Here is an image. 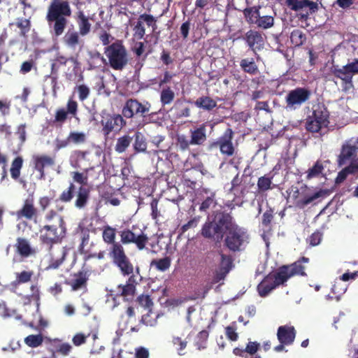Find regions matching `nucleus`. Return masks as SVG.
<instances>
[{
    "instance_id": "f257e3e1",
    "label": "nucleus",
    "mask_w": 358,
    "mask_h": 358,
    "mask_svg": "<svg viewBox=\"0 0 358 358\" xmlns=\"http://www.w3.org/2000/svg\"><path fill=\"white\" fill-rule=\"evenodd\" d=\"M40 239L43 244L50 246L51 263L49 268H57L64 260L68 249L64 247L52 246L65 235V227L62 220H59V225H45L41 230Z\"/></svg>"
},
{
    "instance_id": "f03ea898",
    "label": "nucleus",
    "mask_w": 358,
    "mask_h": 358,
    "mask_svg": "<svg viewBox=\"0 0 358 358\" xmlns=\"http://www.w3.org/2000/svg\"><path fill=\"white\" fill-rule=\"evenodd\" d=\"M224 232L227 234L226 245L233 251L240 250L249 243V235L247 231L236 224L233 217L227 214L222 218Z\"/></svg>"
},
{
    "instance_id": "7ed1b4c3",
    "label": "nucleus",
    "mask_w": 358,
    "mask_h": 358,
    "mask_svg": "<svg viewBox=\"0 0 358 358\" xmlns=\"http://www.w3.org/2000/svg\"><path fill=\"white\" fill-rule=\"evenodd\" d=\"M71 10L67 1L55 0L49 6L47 20L52 27L54 34L59 36L64 33L67 25V18L71 16Z\"/></svg>"
},
{
    "instance_id": "20e7f679",
    "label": "nucleus",
    "mask_w": 358,
    "mask_h": 358,
    "mask_svg": "<svg viewBox=\"0 0 358 358\" xmlns=\"http://www.w3.org/2000/svg\"><path fill=\"white\" fill-rule=\"evenodd\" d=\"M287 193L288 202L292 203L300 208H303L317 199L325 196L327 192L320 189L313 194H309L306 187L298 188L297 187L292 186L287 191Z\"/></svg>"
},
{
    "instance_id": "39448f33",
    "label": "nucleus",
    "mask_w": 358,
    "mask_h": 358,
    "mask_svg": "<svg viewBox=\"0 0 358 358\" xmlns=\"http://www.w3.org/2000/svg\"><path fill=\"white\" fill-rule=\"evenodd\" d=\"M105 54L110 66L114 69H122L127 63V50L120 41L115 42L106 47Z\"/></svg>"
},
{
    "instance_id": "423d86ee",
    "label": "nucleus",
    "mask_w": 358,
    "mask_h": 358,
    "mask_svg": "<svg viewBox=\"0 0 358 358\" xmlns=\"http://www.w3.org/2000/svg\"><path fill=\"white\" fill-rule=\"evenodd\" d=\"M329 113L327 110L321 105L313 107L312 115L306 120V129L311 132H317L322 128L326 127L329 123Z\"/></svg>"
},
{
    "instance_id": "0eeeda50",
    "label": "nucleus",
    "mask_w": 358,
    "mask_h": 358,
    "mask_svg": "<svg viewBox=\"0 0 358 358\" xmlns=\"http://www.w3.org/2000/svg\"><path fill=\"white\" fill-rule=\"evenodd\" d=\"M110 256L123 275H128L133 273L134 267L126 256L123 247L119 243H113L112 245Z\"/></svg>"
},
{
    "instance_id": "6e6552de",
    "label": "nucleus",
    "mask_w": 358,
    "mask_h": 358,
    "mask_svg": "<svg viewBox=\"0 0 358 358\" xmlns=\"http://www.w3.org/2000/svg\"><path fill=\"white\" fill-rule=\"evenodd\" d=\"M310 92L306 88L298 87L291 90L286 96L287 108L295 110L305 103L310 97Z\"/></svg>"
},
{
    "instance_id": "1a4fd4ad",
    "label": "nucleus",
    "mask_w": 358,
    "mask_h": 358,
    "mask_svg": "<svg viewBox=\"0 0 358 358\" xmlns=\"http://www.w3.org/2000/svg\"><path fill=\"white\" fill-rule=\"evenodd\" d=\"M358 152V138H352L345 142L342 146L341 154L338 156L339 166L352 163L353 158Z\"/></svg>"
},
{
    "instance_id": "9d476101",
    "label": "nucleus",
    "mask_w": 358,
    "mask_h": 358,
    "mask_svg": "<svg viewBox=\"0 0 358 358\" xmlns=\"http://www.w3.org/2000/svg\"><path fill=\"white\" fill-rule=\"evenodd\" d=\"M227 214L219 213L216 215L213 222H206L202 229V235L206 238L217 236V238L222 237L224 232V225L222 224V218Z\"/></svg>"
},
{
    "instance_id": "9b49d317",
    "label": "nucleus",
    "mask_w": 358,
    "mask_h": 358,
    "mask_svg": "<svg viewBox=\"0 0 358 358\" xmlns=\"http://www.w3.org/2000/svg\"><path fill=\"white\" fill-rule=\"evenodd\" d=\"M232 138L233 131L231 129H227L222 136L210 145V149L219 148L222 155L229 157L232 156L235 150L232 143Z\"/></svg>"
},
{
    "instance_id": "f8f14e48",
    "label": "nucleus",
    "mask_w": 358,
    "mask_h": 358,
    "mask_svg": "<svg viewBox=\"0 0 358 358\" xmlns=\"http://www.w3.org/2000/svg\"><path fill=\"white\" fill-rule=\"evenodd\" d=\"M284 282L278 272L275 274L268 275L257 286L258 293L261 296L264 297L277 286Z\"/></svg>"
},
{
    "instance_id": "ddd939ff",
    "label": "nucleus",
    "mask_w": 358,
    "mask_h": 358,
    "mask_svg": "<svg viewBox=\"0 0 358 358\" xmlns=\"http://www.w3.org/2000/svg\"><path fill=\"white\" fill-rule=\"evenodd\" d=\"M150 105L148 103L143 104L134 99L128 100L122 109V115L127 118H131L134 114L144 115L148 113Z\"/></svg>"
},
{
    "instance_id": "4468645a",
    "label": "nucleus",
    "mask_w": 358,
    "mask_h": 358,
    "mask_svg": "<svg viewBox=\"0 0 358 358\" xmlns=\"http://www.w3.org/2000/svg\"><path fill=\"white\" fill-rule=\"evenodd\" d=\"M145 24L148 27H151L153 31L157 28L156 20L152 15L142 14L138 17L133 29L134 36L136 38L142 39L143 38L145 34Z\"/></svg>"
},
{
    "instance_id": "2eb2a0df",
    "label": "nucleus",
    "mask_w": 358,
    "mask_h": 358,
    "mask_svg": "<svg viewBox=\"0 0 358 358\" xmlns=\"http://www.w3.org/2000/svg\"><path fill=\"white\" fill-rule=\"evenodd\" d=\"M121 241L124 244L136 243L139 250H143L148 242V236L143 232L136 234L130 230H124L120 234Z\"/></svg>"
},
{
    "instance_id": "dca6fc26",
    "label": "nucleus",
    "mask_w": 358,
    "mask_h": 358,
    "mask_svg": "<svg viewBox=\"0 0 358 358\" xmlns=\"http://www.w3.org/2000/svg\"><path fill=\"white\" fill-rule=\"evenodd\" d=\"M332 73L336 78L342 80V87L343 91L348 92L353 88L352 80L353 75L345 65L341 67H334Z\"/></svg>"
},
{
    "instance_id": "f3484780",
    "label": "nucleus",
    "mask_w": 358,
    "mask_h": 358,
    "mask_svg": "<svg viewBox=\"0 0 358 358\" xmlns=\"http://www.w3.org/2000/svg\"><path fill=\"white\" fill-rule=\"evenodd\" d=\"M125 123L120 115H108L101 121L103 131L107 135L113 130H120Z\"/></svg>"
},
{
    "instance_id": "a211bd4d",
    "label": "nucleus",
    "mask_w": 358,
    "mask_h": 358,
    "mask_svg": "<svg viewBox=\"0 0 358 358\" xmlns=\"http://www.w3.org/2000/svg\"><path fill=\"white\" fill-rule=\"evenodd\" d=\"M278 272L284 282H286L288 278L295 275H306L304 267L301 265V262H296L290 266H284Z\"/></svg>"
},
{
    "instance_id": "6ab92c4d",
    "label": "nucleus",
    "mask_w": 358,
    "mask_h": 358,
    "mask_svg": "<svg viewBox=\"0 0 358 358\" xmlns=\"http://www.w3.org/2000/svg\"><path fill=\"white\" fill-rule=\"evenodd\" d=\"M357 275V272L345 273L343 274L339 278L336 280L335 283L332 287V291L334 293L338 294L336 296L337 300H339L340 296L346 292L348 289V285L346 284V282L349 280L355 279Z\"/></svg>"
},
{
    "instance_id": "aec40b11",
    "label": "nucleus",
    "mask_w": 358,
    "mask_h": 358,
    "mask_svg": "<svg viewBox=\"0 0 358 358\" xmlns=\"http://www.w3.org/2000/svg\"><path fill=\"white\" fill-rule=\"evenodd\" d=\"M278 340L280 343L291 345L294 341L296 337V331L293 326L284 325L278 329Z\"/></svg>"
},
{
    "instance_id": "412c9836",
    "label": "nucleus",
    "mask_w": 358,
    "mask_h": 358,
    "mask_svg": "<svg viewBox=\"0 0 358 358\" xmlns=\"http://www.w3.org/2000/svg\"><path fill=\"white\" fill-rule=\"evenodd\" d=\"M286 6L294 11H299L308 7L310 13H315L318 9V4L308 0H285Z\"/></svg>"
},
{
    "instance_id": "4be33fe9",
    "label": "nucleus",
    "mask_w": 358,
    "mask_h": 358,
    "mask_svg": "<svg viewBox=\"0 0 358 358\" xmlns=\"http://www.w3.org/2000/svg\"><path fill=\"white\" fill-rule=\"evenodd\" d=\"M245 40L248 45L252 50L260 49L263 47L264 43L262 34L252 29L246 32Z\"/></svg>"
},
{
    "instance_id": "5701e85b",
    "label": "nucleus",
    "mask_w": 358,
    "mask_h": 358,
    "mask_svg": "<svg viewBox=\"0 0 358 358\" xmlns=\"http://www.w3.org/2000/svg\"><path fill=\"white\" fill-rule=\"evenodd\" d=\"M17 219L25 217L31 220L36 215V209L34 206V201L31 199H27L24 201V205L21 210L15 213Z\"/></svg>"
},
{
    "instance_id": "b1692460",
    "label": "nucleus",
    "mask_w": 358,
    "mask_h": 358,
    "mask_svg": "<svg viewBox=\"0 0 358 358\" xmlns=\"http://www.w3.org/2000/svg\"><path fill=\"white\" fill-rule=\"evenodd\" d=\"M76 20L79 29V34L81 36L88 34L90 32L92 27L89 17L86 16L83 11H78L77 13Z\"/></svg>"
},
{
    "instance_id": "393cba45",
    "label": "nucleus",
    "mask_w": 358,
    "mask_h": 358,
    "mask_svg": "<svg viewBox=\"0 0 358 358\" xmlns=\"http://www.w3.org/2000/svg\"><path fill=\"white\" fill-rule=\"evenodd\" d=\"M206 140V125L202 124L199 128L191 131L189 144L201 145Z\"/></svg>"
},
{
    "instance_id": "a878e982",
    "label": "nucleus",
    "mask_w": 358,
    "mask_h": 358,
    "mask_svg": "<svg viewBox=\"0 0 358 358\" xmlns=\"http://www.w3.org/2000/svg\"><path fill=\"white\" fill-rule=\"evenodd\" d=\"M135 276L132 275L129 278L128 282L125 285H119L117 287V292L120 294L121 296L129 299V297H133L135 293Z\"/></svg>"
},
{
    "instance_id": "bb28decb",
    "label": "nucleus",
    "mask_w": 358,
    "mask_h": 358,
    "mask_svg": "<svg viewBox=\"0 0 358 358\" xmlns=\"http://www.w3.org/2000/svg\"><path fill=\"white\" fill-rule=\"evenodd\" d=\"M16 248L17 252L23 257H29L35 252L34 250L31 248L29 241L24 238H17Z\"/></svg>"
},
{
    "instance_id": "cd10ccee",
    "label": "nucleus",
    "mask_w": 358,
    "mask_h": 358,
    "mask_svg": "<svg viewBox=\"0 0 358 358\" xmlns=\"http://www.w3.org/2000/svg\"><path fill=\"white\" fill-rule=\"evenodd\" d=\"M52 164H54V159L49 156L41 155L35 157V166L41 172V178L44 176L43 169Z\"/></svg>"
},
{
    "instance_id": "c85d7f7f",
    "label": "nucleus",
    "mask_w": 358,
    "mask_h": 358,
    "mask_svg": "<svg viewBox=\"0 0 358 358\" xmlns=\"http://www.w3.org/2000/svg\"><path fill=\"white\" fill-rule=\"evenodd\" d=\"M194 105L199 108H202L206 110H210L216 107L217 103L210 96H203L195 101Z\"/></svg>"
},
{
    "instance_id": "c756f323",
    "label": "nucleus",
    "mask_w": 358,
    "mask_h": 358,
    "mask_svg": "<svg viewBox=\"0 0 358 358\" xmlns=\"http://www.w3.org/2000/svg\"><path fill=\"white\" fill-rule=\"evenodd\" d=\"M86 281L87 280L85 275L80 273L76 275L73 279L68 282V284L71 287V289L73 291H85L86 289Z\"/></svg>"
},
{
    "instance_id": "7c9ffc66",
    "label": "nucleus",
    "mask_w": 358,
    "mask_h": 358,
    "mask_svg": "<svg viewBox=\"0 0 358 358\" xmlns=\"http://www.w3.org/2000/svg\"><path fill=\"white\" fill-rule=\"evenodd\" d=\"M79 34L75 31H67L64 37V43L71 48H75L79 44Z\"/></svg>"
},
{
    "instance_id": "2f4dec72",
    "label": "nucleus",
    "mask_w": 358,
    "mask_h": 358,
    "mask_svg": "<svg viewBox=\"0 0 358 358\" xmlns=\"http://www.w3.org/2000/svg\"><path fill=\"white\" fill-rule=\"evenodd\" d=\"M134 148L137 152H143L147 149V143L144 135L141 132H136Z\"/></svg>"
},
{
    "instance_id": "473e14b6",
    "label": "nucleus",
    "mask_w": 358,
    "mask_h": 358,
    "mask_svg": "<svg viewBox=\"0 0 358 358\" xmlns=\"http://www.w3.org/2000/svg\"><path fill=\"white\" fill-rule=\"evenodd\" d=\"M131 137L128 135L118 138L115 146V151L118 153L124 152L131 144Z\"/></svg>"
},
{
    "instance_id": "72a5a7b5",
    "label": "nucleus",
    "mask_w": 358,
    "mask_h": 358,
    "mask_svg": "<svg viewBox=\"0 0 358 358\" xmlns=\"http://www.w3.org/2000/svg\"><path fill=\"white\" fill-rule=\"evenodd\" d=\"M243 14L248 23L256 24L259 15V7L247 8L243 10Z\"/></svg>"
},
{
    "instance_id": "f704fd0d",
    "label": "nucleus",
    "mask_w": 358,
    "mask_h": 358,
    "mask_svg": "<svg viewBox=\"0 0 358 358\" xmlns=\"http://www.w3.org/2000/svg\"><path fill=\"white\" fill-rule=\"evenodd\" d=\"M89 197L88 190L83 187L79 188L75 206L78 208H83L87 203Z\"/></svg>"
},
{
    "instance_id": "c9c22d12",
    "label": "nucleus",
    "mask_w": 358,
    "mask_h": 358,
    "mask_svg": "<svg viewBox=\"0 0 358 358\" xmlns=\"http://www.w3.org/2000/svg\"><path fill=\"white\" fill-rule=\"evenodd\" d=\"M0 316L3 318L15 317L16 320H20L22 316L17 313L14 309H9L4 301L0 302Z\"/></svg>"
},
{
    "instance_id": "e433bc0d",
    "label": "nucleus",
    "mask_w": 358,
    "mask_h": 358,
    "mask_svg": "<svg viewBox=\"0 0 358 358\" xmlns=\"http://www.w3.org/2000/svg\"><path fill=\"white\" fill-rule=\"evenodd\" d=\"M33 272L30 271H23L22 272L15 273V280L13 282L12 285L17 286L20 284L28 282L32 275Z\"/></svg>"
},
{
    "instance_id": "4c0bfd02",
    "label": "nucleus",
    "mask_w": 358,
    "mask_h": 358,
    "mask_svg": "<svg viewBox=\"0 0 358 358\" xmlns=\"http://www.w3.org/2000/svg\"><path fill=\"white\" fill-rule=\"evenodd\" d=\"M255 24L258 27L264 29H269L273 26L274 19L271 15L260 16V15H259Z\"/></svg>"
},
{
    "instance_id": "58836bf2",
    "label": "nucleus",
    "mask_w": 358,
    "mask_h": 358,
    "mask_svg": "<svg viewBox=\"0 0 358 358\" xmlns=\"http://www.w3.org/2000/svg\"><path fill=\"white\" fill-rule=\"evenodd\" d=\"M22 163L23 160L21 157H17L13 161L10 171L13 179L16 180L20 177Z\"/></svg>"
},
{
    "instance_id": "ea45409f",
    "label": "nucleus",
    "mask_w": 358,
    "mask_h": 358,
    "mask_svg": "<svg viewBox=\"0 0 358 358\" xmlns=\"http://www.w3.org/2000/svg\"><path fill=\"white\" fill-rule=\"evenodd\" d=\"M174 97V92L169 87L164 88L161 92L160 101L162 105L170 104L173 101Z\"/></svg>"
},
{
    "instance_id": "a19ab883",
    "label": "nucleus",
    "mask_w": 358,
    "mask_h": 358,
    "mask_svg": "<svg viewBox=\"0 0 358 358\" xmlns=\"http://www.w3.org/2000/svg\"><path fill=\"white\" fill-rule=\"evenodd\" d=\"M87 134L85 132L71 131L68 136V139L71 143L80 144L85 142Z\"/></svg>"
},
{
    "instance_id": "79ce46f5",
    "label": "nucleus",
    "mask_w": 358,
    "mask_h": 358,
    "mask_svg": "<svg viewBox=\"0 0 358 358\" xmlns=\"http://www.w3.org/2000/svg\"><path fill=\"white\" fill-rule=\"evenodd\" d=\"M241 66L247 73L255 74L257 71V66L253 59H244L241 62Z\"/></svg>"
},
{
    "instance_id": "37998d69",
    "label": "nucleus",
    "mask_w": 358,
    "mask_h": 358,
    "mask_svg": "<svg viewBox=\"0 0 358 358\" xmlns=\"http://www.w3.org/2000/svg\"><path fill=\"white\" fill-rule=\"evenodd\" d=\"M24 343L31 348H37L43 343V336L41 334L29 335L24 338Z\"/></svg>"
},
{
    "instance_id": "c03bdc74",
    "label": "nucleus",
    "mask_w": 358,
    "mask_h": 358,
    "mask_svg": "<svg viewBox=\"0 0 358 358\" xmlns=\"http://www.w3.org/2000/svg\"><path fill=\"white\" fill-rule=\"evenodd\" d=\"M152 266L161 271L167 270L171 266V259L169 257H164L160 259L154 260L151 263Z\"/></svg>"
},
{
    "instance_id": "a18cd8bd",
    "label": "nucleus",
    "mask_w": 358,
    "mask_h": 358,
    "mask_svg": "<svg viewBox=\"0 0 358 358\" xmlns=\"http://www.w3.org/2000/svg\"><path fill=\"white\" fill-rule=\"evenodd\" d=\"M159 315V314L153 313L151 310H149L146 314L143 315L142 322L147 326L153 327L157 324V320Z\"/></svg>"
},
{
    "instance_id": "49530a36",
    "label": "nucleus",
    "mask_w": 358,
    "mask_h": 358,
    "mask_svg": "<svg viewBox=\"0 0 358 358\" xmlns=\"http://www.w3.org/2000/svg\"><path fill=\"white\" fill-rule=\"evenodd\" d=\"M306 37L302 31L295 29L291 33L290 40L295 46H299L303 44Z\"/></svg>"
},
{
    "instance_id": "de8ad7c7",
    "label": "nucleus",
    "mask_w": 358,
    "mask_h": 358,
    "mask_svg": "<svg viewBox=\"0 0 358 358\" xmlns=\"http://www.w3.org/2000/svg\"><path fill=\"white\" fill-rule=\"evenodd\" d=\"M324 166L320 162H317L315 164L307 171V178L311 179L313 178L318 177L322 173Z\"/></svg>"
},
{
    "instance_id": "09e8293b",
    "label": "nucleus",
    "mask_w": 358,
    "mask_h": 358,
    "mask_svg": "<svg viewBox=\"0 0 358 358\" xmlns=\"http://www.w3.org/2000/svg\"><path fill=\"white\" fill-rule=\"evenodd\" d=\"M108 293L106 295V304L107 307L111 310H113L119 304L117 300V297L115 296L114 292L111 289H106Z\"/></svg>"
},
{
    "instance_id": "8fccbe9b",
    "label": "nucleus",
    "mask_w": 358,
    "mask_h": 358,
    "mask_svg": "<svg viewBox=\"0 0 358 358\" xmlns=\"http://www.w3.org/2000/svg\"><path fill=\"white\" fill-rule=\"evenodd\" d=\"M115 229L109 226H107L104 228L103 231V238L104 241L107 243H115Z\"/></svg>"
},
{
    "instance_id": "3c124183",
    "label": "nucleus",
    "mask_w": 358,
    "mask_h": 358,
    "mask_svg": "<svg viewBox=\"0 0 358 358\" xmlns=\"http://www.w3.org/2000/svg\"><path fill=\"white\" fill-rule=\"evenodd\" d=\"M272 178L266 176L260 177L257 182V186L260 191H266L271 188Z\"/></svg>"
},
{
    "instance_id": "603ef678",
    "label": "nucleus",
    "mask_w": 358,
    "mask_h": 358,
    "mask_svg": "<svg viewBox=\"0 0 358 358\" xmlns=\"http://www.w3.org/2000/svg\"><path fill=\"white\" fill-rule=\"evenodd\" d=\"M350 173H355V169L353 168V166H351L350 164V166L345 167L338 173L336 178V183H341L346 178L347 176Z\"/></svg>"
},
{
    "instance_id": "864d4df0",
    "label": "nucleus",
    "mask_w": 358,
    "mask_h": 358,
    "mask_svg": "<svg viewBox=\"0 0 358 358\" xmlns=\"http://www.w3.org/2000/svg\"><path fill=\"white\" fill-rule=\"evenodd\" d=\"M90 336V334H85L81 332L76 334L72 338V343L75 346H80L85 343L87 338Z\"/></svg>"
},
{
    "instance_id": "5fc2aeb1",
    "label": "nucleus",
    "mask_w": 358,
    "mask_h": 358,
    "mask_svg": "<svg viewBox=\"0 0 358 358\" xmlns=\"http://www.w3.org/2000/svg\"><path fill=\"white\" fill-rule=\"evenodd\" d=\"M173 343L176 346L178 353L180 355H182L185 354L183 352L187 346V341L185 340H182L179 337H174L173 339Z\"/></svg>"
},
{
    "instance_id": "6e6d98bb",
    "label": "nucleus",
    "mask_w": 358,
    "mask_h": 358,
    "mask_svg": "<svg viewBox=\"0 0 358 358\" xmlns=\"http://www.w3.org/2000/svg\"><path fill=\"white\" fill-rule=\"evenodd\" d=\"M231 259L227 256L222 255L221 260V271L224 275H226L231 268Z\"/></svg>"
},
{
    "instance_id": "4d7b16f0",
    "label": "nucleus",
    "mask_w": 358,
    "mask_h": 358,
    "mask_svg": "<svg viewBox=\"0 0 358 358\" xmlns=\"http://www.w3.org/2000/svg\"><path fill=\"white\" fill-rule=\"evenodd\" d=\"M78 97L80 101L85 100L90 94V88L85 85H80L76 87Z\"/></svg>"
},
{
    "instance_id": "13d9d810",
    "label": "nucleus",
    "mask_w": 358,
    "mask_h": 358,
    "mask_svg": "<svg viewBox=\"0 0 358 358\" xmlns=\"http://www.w3.org/2000/svg\"><path fill=\"white\" fill-rule=\"evenodd\" d=\"M139 304L145 308L148 311L151 310L150 308L153 305L152 301L148 295H141L138 298Z\"/></svg>"
},
{
    "instance_id": "bf43d9fd",
    "label": "nucleus",
    "mask_w": 358,
    "mask_h": 358,
    "mask_svg": "<svg viewBox=\"0 0 358 358\" xmlns=\"http://www.w3.org/2000/svg\"><path fill=\"white\" fill-rule=\"evenodd\" d=\"M15 24L20 29L22 35H24L29 30L30 23L28 19H20Z\"/></svg>"
},
{
    "instance_id": "052dcab7",
    "label": "nucleus",
    "mask_w": 358,
    "mask_h": 358,
    "mask_svg": "<svg viewBox=\"0 0 358 358\" xmlns=\"http://www.w3.org/2000/svg\"><path fill=\"white\" fill-rule=\"evenodd\" d=\"M74 189L73 184H71L69 189L62 192L60 196V199L62 201L68 202L70 201L73 197V192Z\"/></svg>"
},
{
    "instance_id": "680f3d73",
    "label": "nucleus",
    "mask_w": 358,
    "mask_h": 358,
    "mask_svg": "<svg viewBox=\"0 0 358 358\" xmlns=\"http://www.w3.org/2000/svg\"><path fill=\"white\" fill-rule=\"evenodd\" d=\"M71 350L72 346L67 343H60L57 347V351L64 356L68 355Z\"/></svg>"
},
{
    "instance_id": "e2e57ef3",
    "label": "nucleus",
    "mask_w": 358,
    "mask_h": 358,
    "mask_svg": "<svg viewBox=\"0 0 358 358\" xmlns=\"http://www.w3.org/2000/svg\"><path fill=\"white\" fill-rule=\"evenodd\" d=\"M214 203V193L210 192V195L202 202L200 210H206Z\"/></svg>"
},
{
    "instance_id": "0e129e2a",
    "label": "nucleus",
    "mask_w": 358,
    "mask_h": 358,
    "mask_svg": "<svg viewBox=\"0 0 358 358\" xmlns=\"http://www.w3.org/2000/svg\"><path fill=\"white\" fill-rule=\"evenodd\" d=\"M73 179L75 182L80 185H85L87 182V175L78 172L73 173Z\"/></svg>"
},
{
    "instance_id": "69168bd1",
    "label": "nucleus",
    "mask_w": 358,
    "mask_h": 358,
    "mask_svg": "<svg viewBox=\"0 0 358 358\" xmlns=\"http://www.w3.org/2000/svg\"><path fill=\"white\" fill-rule=\"evenodd\" d=\"M322 234L320 232L313 233L309 238L310 244L316 246L320 243Z\"/></svg>"
},
{
    "instance_id": "338daca9",
    "label": "nucleus",
    "mask_w": 358,
    "mask_h": 358,
    "mask_svg": "<svg viewBox=\"0 0 358 358\" xmlns=\"http://www.w3.org/2000/svg\"><path fill=\"white\" fill-rule=\"evenodd\" d=\"M149 352L148 349L140 347L135 350V358H148Z\"/></svg>"
},
{
    "instance_id": "774afa93",
    "label": "nucleus",
    "mask_w": 358,
    "mask_h": 358,
    "mask_svg": "<svg viewBox=\"0 0 358 358\" xmlns=\"http://www.w3.org/2000/svg\"><path fill=\"white\" fill-rule=\"evenodd\" d=\"M346 67L351 71V73L354 76L355 73H358V59H355L353 62L347 64Z\"/></svg>"
}]
</instances>
